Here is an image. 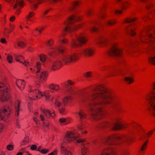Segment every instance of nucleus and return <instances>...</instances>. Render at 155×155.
<instances>
[{"mask_svg": "<svg viewBox=\"0 0 155 155\" xmlns=\"http://www.w3.org/2000/svg\"><path fill=\"white\" fill-rule=\"evenodd\" d=\"M65 86L67 87L66 91L67 92H71L74 90V87L72 86L74 84L75 82L73 81L69 80L64 82Z\"/></svg>", "mask_w": 155, "mask_h": 155, "instance_id": "nucleus-15", "label": "nucleus"}, {"mask_svg": "<svg viewBox=\"0 0 155 155\" xmlns=\"http://www.w3.org/2000/svg\"><path fill=\"white\" fill-rule=\"evenodd\" d=\"M16 83L18 87L21 90H23L26 84L25 82L22 79H18L16 81Z\"/></svg>", "mask_w": 155, "mask_h": 155, "instance_id": "nucleus-23", "label": "nucleus"}, {"mask_svg": "<svg viewBox=\"0 0 155 155\" xmlns=\"http://www.w3.org/2000/svg\"><path fill=\"white\" fill-rule=\"evenodd\" d=\"M54 39L51 38L45 42V45L48 47H51L54 45Z\"/></svg>", "mask_w": 155, "mask_h": 155, "instance_id": "nucleus-33", "label": "nucleus"}, {"mask_svg": "<svg viewBox=\"0 0 155 155\" xmlns=\"http://www.w3.org/2000/svg\"><path fill=\"white\" fill-rule=\"evenodd\" d=\"M33 120H34V121L35 123L37 125V126H38L39 124V121L38 120V118L36 117H33Z\"/></svg>", "mask_w": 155, "mask_h": 155, "instance_id": "nucleus-61", "label": "nucleus"}, {"mask_svg": "<svg viewBox=\"0 0 155 155\" xmlns=\"http://www.w3.org/2000/svg\"><path fill=\"white\" fill-rule=\"evenodd\" d=\"M71 120V119L69 117H62L59 119V122L60 124L65 125L70 124Z\"/></svg>", "mask_w": 155, "mask_h": 155, "instance_id": "nucleus-24", "label": "nucleus"}, {"mask_svg": "<svg viewBox=\"0 0 155 155\" xmlns=\"http://www.w3.org/2000/svg\"><path fill=\"white\" fill-rule=\"evenodd\" d=\"M77 40L81 46L86 43L87 39L85 34L82 33L77 37Z\"/></svg>", "mask_w": 155, "mask_h": 155, "instance_id": "nucleus-17", "label": "nucleus"}, {"mask_svg": "<svg viewBox=\"0 0 155 155\" xmlns=\"http://www.w3.org/2000/svg\"><path fill=\"white\" fill-rule=\"evenodd\" d=\"M65 106H63L59 108V112L61 114H63L64 113L65 111Z\"/></svg>", "mask_w": 155, "mask_h": 155, "instance_id": "nucleus-56", "label": "nucleus"}, {"mask_svg": "<svg viewBox=\"0 0 155 155\" xmlns=\"http://www.w3.org/2000/svg\"><path fill=\"white\" fill-rule=\"evenodd\" d=\"M122 52V50L120 48L119 43L115 42L113 44L112 48L109 51L108 54L110 56H120L121 55Z\"/></svg>", "mask_w": 155, "mask_h": 155, "instance_id": "nucleus-10", "label": "nucleus"}, {"mask_svg": "<svg viewBox=\"0 0 155 155\" xmlns=\"http://www.w3.org/2000/svg\"><path fill=\"white\" fill-rule=\"evenodd\" d=\"M108 41V39L107 38H104L99 40V44L102 45H104L107 43Z\"/></svg>", "mask_w": 155, "mask_h": 155, "instance_id": "nucleus-40", "label": "nucleus"}, {"mask_svg": "<svg viewBox=\"0 0 155 155\" xmlns=\"http://www.w3.org/2000/svg\"><path fill=\"white\" fill-rule=\"evenodd\" d=\"M29 138L28 137H25L21 143L22 145H26L29 142Z\"/></svg>", "mask_w": 155, "mask_h": 155, "instance_id": "nucleus-43", "label": "nucleus"}, {"mask_svg": "<svg viewBox=\"0 0 155 155\" xmlns=\"http://www.w3.org/2000/svg\"><path fill=\"white\" fill-rule=\"evenodd\" d=\"M81 4V2L79 0L74 1L72 3V6L74 8H76L79 6Z\"/></svg>", "mask_w": 155, "mask_h": 155, "instance_id": "nucleus-42", "label": "nucleus"}, {"mask_svg": "<svg viewBox=\"0 0 155 155\" xmlns=\"http://www.w3.org/2000/svg\"><path fill=\"white\" fill-rule=\"evenodd\" d=\"M94 53V49L91 47H87L83 49L81 54L87 57H91L93 56Z\"/></svg>", "mask_w": 155, "mask_h": 155, "instance_id": "nucleus-13", "label": "nucleus"}, {"mask_svg": "<svg viewBox=\"0 0 155 155\" xmlns=\"http://www.w3.org/2000/svg\"><path fill=\"white\" fill-rule=\"evenodd\" d=\"M48 88L51 89L56 91H58L60 90L61 87L60 86L57 84H51L48 86Z\"/></svg>", "mask_w": 155, "mask_h": 155, "instance_id": "nucleus-25", "label": "nucleus"}, {"mask_svg": "<svg viewBox=\"0 0 155 155\" xmlns=\"http://www.w3.org/2000/svg\"><path fill=\"white\" fill-rule=\"evenodd\" d=\"M26 5V4L24 0H16L15 3L13 6V8L22 9Z\"/></svg>", "mask_w": 155, "mask_h": 155, "instance_id": "nucleus-20", "label": "nucleus"}, {"mask_svg": "<svg viewBox=\"0 0 155 155\" xmlns=\"http://www.w3.org/2000/svg\"><path fill=\"white\" fill-rule=\"evenodd\" d=\"M136 30V28L134 27H130V26H128L125 28V31L126 33L134 36L136 35V33L135 32Z\"/></svg>", "mask_w": 155, "mask_h": 155, "instance_id": "nucleus-22", "label": "nucleus"}, {"mask_svg": "<svg viewBox=\"0 0 155 155\" xmlns=\"http://www.w3.org/2000/svg\"><path fill=\"white\" fill-rule=\"evenodd\" d=\"M149 61L150 63L155 65V56L149 58Z\"/></svg>", "mask_w": 155, "mask_h": 155, "instance_id": "nucleus-49", "label": "nucleus"}, {"mask_svg": "<svg viewBox=\"0 0 155 155\" xmlns=\"http://www.w3.org/2000/svg\"><path fill=\"white\" fill-rule=\"evenodd\" d=\"M93 72L92 71H88L84 73L83 74L84 77L85 78H88L92 77Z\"/></svg>", "mask_w": 155, "mask_h": 155, "instance_id": "nucleus-41", "label": "nucleus"}, {"mask_svg": "<svg viewBox=\"0 0 155 155\" xmlns=\"http://www.w3.org/2000/svg\"><path fill=\"white\" fill-rule=\"evenodd\" d=\"M78 54L76 53L67 54L63 57L61 59V62L60 60L54 61L50 64L49 67L52 70H57L61 68V62L65 64H69L75 62L78 59Z\"/></svg>", "mask_w": 155, "mask_h": 155, "instance_id": "nucleus-3", "label": "nucleus"}, {"mask_svg": "<svg viewBox=\"0 0 155 155\" xmlns=\"http://www.w3.org/2000/svg\"><path fill=\"white\" fill-rule=\"evenodd\" d=\"M94 91L97 92H93L91 95L90 98L91 101L98 100L89 104V109L92 112L91 115V118L94 120L98 121L103 118L104 114L102 107L96 108L95 107L101 105L110 104L114 98V95L111 90L106 88L102 84L97 85Z\"/></svg>", "mask_w": 155, "mask_h": 155, "instance_id": "nucleus-1", "label": "nucleus"}, {"mask_svg": "<svg viewBox=\"0 0 155 155\" xmlns=\"http://www.w3.org/2000/svg\"><path fill=\"white\" fill-rule=\"evenodd\" d=\"M94 11L92 9H89L87 10L86 15L88 16H91L93 14Z\"/></svg>", "mask_w": 155, "mask_h": 155, "instance_id": "nucleus-53", "label": "nucleus"}, {"mask_svg": "<svg viewBox=\"0 0 155 155\" xmlns=\"http://www.w3.org/2000/svg\"><path fill=\"white\" fill-rule=\"evenodd\" d=\"M36 30L38 31L39 34H40L45 29V27H39L36 28Z\"/></svg>", "mask_w": 155, "mask_h": 155, "instance_id": "nucleus-47", "label": "nucleus"}, {"mask_svg": "<svg viewBox=\"0 0 155 155\" xmlns=\"http://www.w3.org/2000/svg\"><path fill=\"white\" fill-rule=\"evenodd\" d=\"M15 116H18L19 115V112L21 110L20 108V102L18 101H15Z\"/></svg>", "mask_w": 155, "mask_h": 155, "instance_id": "nucleus-28", "label": "nucleus"}, {"mask_svg": "<svg viewBox=\"0 0 155 155\" xmlns=\"http://www.w3.org/2000/svg\"><path fill=\"white\" fill-rule=\"evenodd\" d=\"M110 146L108 145L104 148L102 150L101 154L104 155H113L115 153L114 148L113 147Z\"/></svg>", "mask_w": 155, "mask_h": 155, "instance_id": "nucleus-14", "label": "nucleus"}, {"mask_svg": "<svg viewBox=\"0 0 155 155\" xmlns=\"http://www.w3.org/2000/svg\"><path fill=\"white\" fill-rule=\"evenodd\" d=\"M35 13L33 12H30L26 15L25 19L27 20V22H32L31 18L33 17L35 15Z\"/></svg>", "mask_w": 155, "mask_h": 155, "instance_id": "nucleus-31", "label": "nucleus"}, {"mask_svg": "<svg viewBox=\"0 0 155 155\" xmlns=\"http://www.w3.org/2000/svg\"><path fill=\"white\" fill-rule=\"evenodd\" d=\"M27 91L28 95L26 97L28 100H36L41 98L43 97H45L46 101L52 102L54 100V97L51 95L48 91H45L42 92L30 85L28 86Z\"/></svg>", "mask_w": 155, "mask_h": 155, "instance_id": "nucleus-2", "label": "nucleus"}, {"mask_svg": "<svg viewBox=\"0 0 155 155\" xmlns=\"http://www.w3.org/2000/svg\"><path fill=\"white\" fill-rule=\"evenodd\" d=\"M12 108L8 105L1 108L0 110V120H5L8 119L11 113Z\"/></svg>", "mask_w": 155, "mask_h": 155, "instance_id": "nucleus-9", "label": "nucleus"}, {"mask_svg": "<svg viewBox=\"0 0 155 155\" xmlns=\"http://www.w3.org/2000/svg\"><path fill=\"white\" fill-rule=\"evenodd\" d=\"M55 104L56 106L58 107V108L61 107L63 106V103H61L60 101H56Z\"/></svg>", "mask_w": 155, "mask_h": 155, "instance_id": "nucleus-58", "label": "nucleus"}, {"mask_svg": "<svg viewBox=\"0 0 155 155\" xmlns=\"http://www.w3.org/2000/svg\"><path fill=\"white\" fill-rule=\"evenodd\" d=\"M36 67L37 69V73H38L39 71H40L41 67V64L39 62H38L36 63Z\"/></svg>", "mask_w": 155, "mask_h": 155, "instance_id": "nucleus-54", "label": "nucleus"}, {"mask_svg": "<svg viewBox=\"0 0 155 155\" xmlns=\"http://www.w3.org/2000/svg\"><path fill=\"white\" fill-rule=\"evenodd\" d=\"M60 149L61 153L62 155H73V151L67 150L64 143L61 144Z\"/></svg>", "mask_w": 155, "mask_h": 155, "instance_id": "nucleus-16", "label": "nucleus"}, {"mask_svg": "<svg viewBox=\"0 0 155 155\" xmlns=\"http://www.w3.org/2000/svg\"><path fill=\"white\" fill-rule=\"evenodd\" d=\"M15 60L20 63L23 64L24 65L26 66L29 63V61L28 60H25L24 57L21 55H17L15 57Z\"/></svg>", "mask_w": 155, "mask_h": 155, "instance_id": "nucleus-21", "label": "nucleus"}, {"mask_svg": "<svg viewBox=\"0 0 155 155\" xmlns=\"http://www.w3.org/2000/svg\"><path fill=\"white\" fill-rule=\"evenodd\" d=\"M130 5V2L128 1H125L124 2L122 8L123 10H126L129 8Z\"/></svg>", "mask_w": 155, "mask_h": 155, "instance_id": "nucleus-37", "label": "nucleus"}, {"mask_svg": "<svg viewBox=\"0 0 155 155\" xmlns=\"http://www.w3.org/2000/svg\"><path fill=\"white\" fill-rule=\"evenodd\" d=\"M58 151V148H56L52 152L49 153L48 155H57Z\"/></svg>", "mask_w": 155, "mask_h": 155, "instance_id": "nucleus-57", "label": "nucleus"}, {"mask_svg": "<svg viewBox=\"0 0 155 155\" xmlns=\"http://www.w3.org/2000/svg\"><path fill=\"white\" fill-rule=\"evenodd\" d=\"M37 73V78L42 81H45L47 80L49 75L48 71L43 70L39 71Z\"/></svg>", "mask_w": 155, "mask_h": 155, "instance_id": "nucleus-12", "label": "nucleus"}, {"mask_svg": "<svg viewBox=\"0 0 155 155\" xmlns=\"http://www.w3.org/2000/svg\"><path fill=\"white\" fill-rule=\"evenodd\" d=\"M77 115H78L80 119L85 118L87 117L86 114L82 110H81L76 113Z\"/></svg>", "mask_w": 155, "mask_h": 155, "instance_id": "nucleus-29", "label": "nucleus"}, {"mask_svg": "<svg viewBox=\"0 0 155 155\" xmlns=\"http://www.w3.org/2000/svg\"><path fill=\"white\" fill-rule=\"evenodd\" d=\"M14 146L13 144H9L7 146L6 149L8 150L11 151L14 149Z\"/></svg>", "mask_w": 155, "mask_h": 155, "instance_id": "nucleus-50", "label": "nucleus"}, {"mask_svg": "<svg viewBox=\"0 0 155 155\" xmlns=\"http://www.w3.org/2000/svg\"><path fill=\"white\" fill-rule=\"evenodd\" d=\"M137 19V18L136 17H127L125 18L124 21L123 22L125 23H128L135 21Z\"/></svg>", "mask_w": 155, "mask_h": 155, "instance_id": "nucleus-27", "label": "nucleus"}, {"mask_svg": "<svg viewBox=\"0 0 155 155\" xmlns=\"http://www.w3.org/2000/svg\"><path fill=\"white\" fill-rule=\"evenodd\" d=\"M40 152L42 154H45L48 153L49 152V150L47 149H44L40 151Z\"/></svg>", "mask_w": 155, "mask_h": 155, "instance_id": "nucleus-62", "label": "nucleus"}, {"mask_svg": "<svg viewBox=\"0 0 155 155\" xmlns=\"http://www.w3.org/2000/svg\"><path fill=\"white\" fill-rule=\"evenodd\" d=\"M41 110L46 117L49 118L51 117L54 118L56 117V114L54 111L51 112L49 110L46 109H42Z\"/></svg>", "mask_w": 155, "mask_h": 155, "instance_id": "nucleus-18", "label": "nucleus"}, {"mask_svg": "<svg viewBox=\"0 0 155 155\" xmlns=\"http://www.w3.org/2000/svg\"><path fill=\"white\" fill-rule=\"evenodd\" d=\"M15 125L16 127L20 129L21 127V125L20 123L19 120L18 119H16L15 122Z\"/></svg>", "mask_w": 155, "mask_h": 155, "instance_id": "nucleus-60", "label": "nucleus"}, {"mask_svg": "<svg viewBox=\"0 0 155 155\" xmlns=\"http://www.w3.org/2000/svg\"><path fill=\"white\" fill-rule=\"evenodd\" d=\"M122 129V124L115 121V123L113 129L114 130H119Z\"/></svg>", "mask_w": 155, "mask_h": 155, "instance_id": "nucleus-35", "label": "nucleus"}, {"mask_svg": "<svg viewBox=\"0 0 155 155\" xmlns=\"http://www.w3.org/2000/svg\"><path fill=\"white\" fill-rule=\"evenodd\" d=\"M124 10H123L122 8V9L121 10H115L114 11V13L115 14L117 15H120L122 14L123 13Z\"/></svg>", "mask_w": 155, "mask_h": 155, "instance_id": "nucleus-52", "label": "nucleus"}, {"mask_svg": "<svg viewBox=\"0 0 155 155\" xmlns=\"http://www.w3.org/2000/svg\"><path fill=\"white\" fill-rule=\"evenodd\" d=\"M88 151V149L86 147H84L81 150L82 155H86Z\"/></svg>", "mask_w": 155, "mask_h": 155, "instance_id": "nucleus-48", "label": "nucleus"}, {"mask_svg": "<svg viewBox=\"0 0 155 155\" xmlns=\"http://www.w3.org/2000/svg\"><path fill=\"white\" fill-rule=\"evenodd\" d=\"M125 81L128 84H132L134 82V79L131 77H126L125 78Z\"/></svg>", "mask_w": 155, "mask_h": 155, "instance_id": "nucleus-38", "label": "nucleus"}, {"mask_svg": "<svg viewBox=\"0 0 155 155\" xmlns=\"http://www.w3.org/2000/svg\"><path fill=\"white\" fill-rule=\"evenodd\" d=\"M148 140H147L143 143L139 149L138 153L140 155H143L145 153L148 143Z\"/></svg>", "mask_w": 155, "mask_h": 155, "instance_id": "nucleus-19", "label": "nucleus"}, {"mask_svg": "<svg viewBox=\"0 0 155 155\" xmlns=\"http://www.w3.org/2000/svg\"><path fill=\"white\" fill-rule=\"evenodd\" d=\"M6 59L9 64H12L13 62V57L11 54H9L8 55Z\"/></svg>", "mask_w": 155, "mask_h": 155, "instance_id": "nucleus-39", "label": "nucleus"}, {"mask_svg": "<svg viewBox=\"0 0 155 155\" xmlns=\"http://www.w3.org/2000/svg\"><path fill=\"white\" fill-rule=\"evenodd\" d=\"M77 129L79 130H81L84 129L83 124L82 123L78 124L77 126Z\"/></svg>", "mask_w": 155, "mask_h": 155, "instance_id": "nucleus-59", "label": "nucleus"}, {"mask_svg": "<svg viewBox=\"0 0 155 155\" xmlns=\"http://www.w3.org/2000/svg\"><path fill=\"white\" fill-rule=\"evenodd\" d=\"M40 60L42 62H44L45 61L47 57L46 55L44 54H41L39 56Z\"/></svg>", "mask_w": 155, "mask_h": 155, "instance_id": "nucleus-46", "label": "nucleus"}, {"mask_svg": "<svg viewBox=\"0 0 155 155\" xmlns=\"http://www.w3.org/2000/svg\"><path fill=\"white\" fill-rule=\"evenodd\" d=\"M71 46L72 48H78L81 47L80 43L77 40V38L76 40L73 39L71 43Z\"/></svg>", "mask_w": 155, "mask_h": 155, "instance_id": "nucleus-30", "label": "nucleus"}, {"mask_svg": "<svg viewBox=\"0 0 155 155\" xmlns=\"http://www.w3.org/2000/svg\"><path fill=\"white\" fill-rule=\"evenodd\" d=\"M78 143H81L83 145H86L88 144V143L86 141L85 139H77L75 142Z\"/></svg>", "mask_w": 155, "mask_h": 155, "instance_id": "nucleus-36", "label": "nucleus"}, {"mask_svg": "<svg viewBox=\"0 0 155 155\" xmlns=\"http://www.w3.org/2000/svg\"><path fill=\"white\" fill-rule=\"evenodd\" d=\"M117 22L116 19H113L108 20L106 21V24L109 26H112L115 25Z\"/></svg>", "mask_w": 155, "mask_h": 155, "instance_id": "nucleus-34", "label": "nucleus"}, {"mask_svg": "<svg viewBox=\"0 0 155 155\" xmlns=\"http://www.w3.org/2000/svg\"><path fill=\"white\" fill-rule=\"evenodd\" d=\"M0 101L6 102L12 99L9 86L5 83L0 82Z\"/></svg>", "mask_w": 155, "mask_h": 155, "instance_id": "nucleus-5", "label": "nucleus"}, {"mask_svg": "<svg viewBox=\"0 0 155 155\" xmlns=\"http://www.w3.org/2000/svg\"><path fill=\"white\" fill-rule=\"evenodd\" d=\"M32 33L33 35L35 36H38L39 34L38 31L36 30V28L35 29L32 30Z\"/></svg>", "mask_w": 155, "mask_h": 155, "instance_id": "nucleus-63", "label": "nucleus"}, {"mask_svg": "<svg viewBox=\"0 0 155 155\" xmlns=\"http://www.w3.org/2000/svg\"><path fill=\"white\" fill-rule=\"evenodd\" d=\"M147 32H151L150 34L147 33V35H142L140 36L141 41L144 43L155 42V28L153 25H149L146 28Z\"/></svg>", "mask_w": 155, "mask_h": 155, "instance_id": "nucleus-6", "label": "nucleus"}, {"mask_svg": "<svg viewBox=\"0 0 155 155\" xmlns=\"http://www.w3.org/2000/svg\"><path fill=\"white\" fill-rule=\"evenodd\" d=\"M57 52L60 54H64L65 52V49L62 47H58L57 49Z\"/></svg>", "mask_w": 155, "mask_h": 155, "instance_id": "nucleus-45", "label": "nucleus"}, {"mask_svg": "<svg viewBox=\"0 0 155 155\" xmlns=\"http://www.w3.org/2000/svg\"><path fill=\"white\" fill-rule=\"evenodd\" d=\"M115 121L120 123L122 124L124 121L123 118L121 117H117L115 120Z\"/></svg>", "mask_w": 155, "mask_h": 155, "instance_id": "nucleus-55", "label": "nucleus"}, {"mask_svg": "<svg viewBox=\"0 0 155 155\" xmlns=\"http://www.w3.org/2000/svg\"><path fill=\"white\" fill-rule=\"evenodd\" d=\"M83 25V23H80L78 25L71 26L69 25L66 21H64L63 23V31L66 33L75 31L78 29L82 28Z\"/></svg>", "mask_w": 155, "mask_h": 155, "instance_id": "nucleus-8", "label": "nucleus"}, {"mask_svg": "<svg viewBox=\"0 0 155 155\" xmlns=\"http://www.w3.org/2000/svg\"><path fill=\"white\" fill-rule=\"evenodd\" d=\"M79 137L78 134L74 131H68L67 132L64 137L65 140L69 143H71Z\"/></svg>", "mask_w": 155, "mask_h": 155, "instance_id": "nucleus-11", "label": "nucleus"}, {"mask_svg": "<svg viewBox=\"0 0 155 155\" xmlns=\"http://www.w3.org/2000/svg\"><path fill=\"white\" fill-rule=\"evenodd\" d=\"M75 18V15H72L69 16L67 19L66 21H66L67 23L69 25H72L74 23V21Z\"/></svg>", "mask_w": 155, "mask_h": 155, "instance_id": "nucleus-32", "label": "nucleus"}, {"mask_svg": "<svg viewBox=\"0 0 155 155\" xmlns=\"http://www.w3.org/2000/svg\"><path fill=\"white\" fill-rule=\"evenodd\" d=\"M154 6V4L152 2H150L148 3L146 6V8L148 10H149L152 8Z\"/></svg>", "mask_w": 155, "mask_h": 155, "instance_id": "nucleus-44", "label": "nucleus"}, {"mask_svg": "<svg viewBox=\"0 0 155 155\" xmlns=\"http://www.w3.org/2000/svg\"><path fill=\"white\" fill-rule=\"evenodd\" d=\"M151 86L153 90L150 93V97L148 99V110L152 115L155 117V81L151 83Z\"/></svg>", "mask_w": 155, "mask_h": 155, "instance_id": "nucleus-7", "label": "nucleus"}, {"mask_svg": "<svg viewBox=\"0 0 155 155\" xmlns=\"http://www.w3.org/2000/svg\"><path fill=\"white\" fill-rule=\"evenodd\" d=\"M4 127L2 124L0 123V133H2L4 130Z\"/></svg>", "mask_w": 155, "mask_h": 155, "instance_id": "nucleus-64", "label": "nucleus"}, {"mask_svg": "<svg viewBox=\"0 0 155 155\" xmlns=\"http://www.w3.org/2000/svg\"><path fill=\"white\" fill-rule=\"evenodd\" d=\"M18 45L21 48H24L25 47L26 44L23 42L19 41L17 43Z\"/></svg>", "mask_w": 155, "mask_h": 155, "instance_id": "nucleus-51", "label": "nucleus"}, {"mask_svg": "<svg viewBox=\"0 0 155 155\" xmlns=\"http://www.w3.org/2000/svg\"><path fill=\"white\" fill-rule=\"evenodd\" d=\"M114 140H118L121 143H130L131 142V138L129 135L112 134L108 136L105 138L104 143L107 145H115L116 143L112 141Z\"/></svg>", "mask_w": 155, "mask_h": 155, "instance_id": "nucleus-4", "label": "nucleus"}, {"mask_svg": "<svg viewBox=\"0 0 155 155\" xmlns=\"http://www.w3.org/2000/svg\"><path fill=\"white\" fill-rule=\"evenodd\" d=\"M72 97L71 96H68L64 97L62 100V102L63 105L65 106L72 100Z\"/></svg>", "mask_w": 155, "mask_h": 155, "instance_id": "nucleus-26", "label": "nucleus"}]
</instances>
